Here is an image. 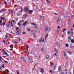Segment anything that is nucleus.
Instances as JSON below:
<instances>
[{
    "label": "nucleus",
    "instance_id": "obj_1",
    "mask_svg": "<svg viewBox=\"0 0 74 74\" xmlns=\"http://www.w3.org/2000/svg\"><path fill=\"white\" fill-rule=\"evenodd\" d=\"M50 30V28L46 26L45 27V32H49Z\"/></svg>",
    "mask_w": 74,
    "mask_h": 74
},
{
    "label": "nucleus",
    "instance_id": "obj_2",
    "mask_svg": "<svg viewBox=\"0 0 74 74\" xmlns=\"http://www.w3.org/2000/svg\"><path fill=\"white\" fill-rule=\"evenodd\" d=\"M29 11V8H28L26 7L24 9V11L25 12H27Z\"/></svg>",
    "mask_w": 74,
    "mask_h": 74
},
{
    "label": "nucleus",
    "instance_id": "obj_3",
    "mask_svg": "<svg viewBox=\"0 0 74 74\" xmlns=\"http://www.w3.org/2000/svg\"><path fill=\"white\" fill-rule=\"evenodd\" d=\"M29 22L28 20H27L25 21L23 23V26H25L27 23H28V22Z\"/></svg>",
    "mask_w": 74,
    "mask_h": 74
},
{
    "label": "nucleus",
    "instance_id": "obj_4",
    "mask_svg": "<svg viewBox=\"0 0 74 74\" xmlns=\"http://www.w3.org/2000/svg\"><path fill=\"white\" fill-rule=\"evenodd\" d=\"M3 16V15H2L1 16V17H0V19L1 20H3V19H5V18Z\"/></svg>",
    "mask_w": 74,
    "mask_h": 74
},
{
    "label": "nucleus",
    "instance_id": "obj_5",
    "mask_svg": "<svg viewBox=\"0 0 74 74\" xmlns=\"http://www.w3.org/2000/svg\"><path fill=\"white\" fill-rule=\"evenodd\" d=\"M31 33L32 34H33H33L36 33V31L35 30H32V32H31Z\"/></svg>",
    "mask_w": 74,
    "mask_h": 74
},
{
    "label": "nucleus",
    "instance_id": "obj_6",
    "mask_svg": "<svg viewBox=\"0 0 74 74\" xmlns=\"http://www.w3.org/2000/svg\"><path fill=\"white\" fill-rule=\"evenodd\" d=\"M57 23H58V22H59L60 20H61V17H59L58 18H57Z\"/></svg>",
    "mask_w": 74,
    "mask_h": 74
},
{
    "label": "nucleus",
    "instance_id": "obj_7",
    "mask_svg": "<svg viewBox=\"0 0 74 74\" xmlns=\"http://www.w3.org/2000/svg\"><path fill=\"white\" fill-rule=\"evenodd\" d=\"M40 71L42 73H43L44 72V70L43 69L41 68L40 69Z\"/></svg>",
    "mask_w": 74,
    "mask_h": 74
},
{
    "label": "nucleus",
    "instance_id": "obj_8",
    "mask_svg": "<svg viewBox=\"0 0 74 74\" xmlns=\"http://www.w3.org/2000/svg\"><path fill=\"white\" fill-rule=\"evenodd\" d=\"M54 50L56 52V53H58V49H54Z\"/></svg>",
    "mask_w": 74,
    "mask_h": 74
},
{
    "label": "nucleus",
    "instance_id": "obj_9",
    "mask_svg": "<svg viewBox=\"0 0 74 74\" xmlns=\"http://www.w3.org/2000/svg\"><path fill=\"white\" fill-rule=\"evenodd\" d=\"M48 36H49L48 34H47L46 36L45 37V40H47V37H48Z\"/></svg>",
    "mask_w": 74,
    "mask_h": 74
},
{
    "label": "nucleus",
    "instance_id": "obj_10",
    "mask_svg": "<svg viewBox=\"0 0 74 74\" xmlns=\"http://www.w3.org/2000/svg\"><path fill=\"white\" fill-rule=\"evenodd\" d=\"M10 48H14V45L12 44L10 45Z\"/></svg>",
    "mask_w": 74,
    "mask_h": 74
},
{
    "label": "nucleus",
    "instance_id": "obj_11",
    "mask_svg": "<svg viewBox=\"0 0 74 74\" xmlns=\"http://www.w3.org/2000/svg\"><path fill=\"white\" fill-rule=\"evenodd\" d=\"M33 10H29L28 13L29 14H32V13Z\"/></svg>",
    "mask_w": 74,
    "mask_h": 74
},
{
    "label": "nucleus",
    "instance_id": "obj_12",
    "mask_svg": "<svg viewBox=\"0 0 74 74\" xmlns=\"http://www.w3.org/2000/svg\"><path fill=\"white\" fill-rule=\"evenodd\" d=\"M19 33H20L19 31H17V32H16V34L17 36H19Z\"/></svg>",
    "mask_w": 74,
    "mask_h": 74
},
{
    "label": "nucleus",
    "instance_id": "obj_13",
    "mask_svg": "<svg viewBox=\"0 0 74 74\" xmlns=\"http://www.w3.org/2000/svg\"><path fill=\"white\" fill-rule=\"evenodd\" d=\"M46 59H48L49 58V56L48 55H46Z\"/></svg>",
    "mask_w": 74,
    "mask_h": 74
},
{
    "label": "nucleus",
    "instance_id": "obj_14",
    "mask_svg": "<svg viewBox=\"0 0 74 74\" xmlns=\"http://www.w3.org/2000/svg\"><path fill=\"white\" fill-rule=\"evenodd\" d=\"M26 19V17L25 15H23V19L25 20Z\"/></svg>",
    "mask_w": 74,
    "mask_h": 74
},
{
    "label": "nucleus",
    "instance_id": "obj_15",
    "mask_svg": "<svg viewBox=\"0 0 74 74\" xmlns=\"http://www.w3.org/2000/svg\"><path fill=\"white\" fill-rule=\"evenodd\" d=\"M40 18L42 20L44 18V17L43 16H41Z\"/></svg>",
    "mask_w": 74,
    "mask_h": 74
},
{
    "label": "nucleus",
    "instance_id": "obj_16",
    "mask_svg": "<svg viewBox=\"0 0 74 74\" xmlns=\"http://www.w3.org/2000/svg\"><path fill=\"white\" fill-rule=\"evenodd\" d=\"M3 12H5V9H3V10H1V12L0 13H2Z\"/></svg>",
    "mask_w": 74,
    "mask_h": 74
},
{
    "label": "nucleus",
    "instance_id": "obj_17",
    "mask_svg": "<svg viewBox=\"0 0 74 74\" xmlns=\"http://www.w3.org/2000/svg\"><path fill=\"white\" fill-rule=\"evenodd\" d=\"M33 38H35L36 37V34H33Z\"/></svg>",
    "mask_w": 74,
    "mask_h": 74
},
{
    "label": "nucleus",
    "instance_id": "obj_18",
    "mask_svg": "<svg viewBox=\"0 0 74 74\" xmlns=\"http://www.w3.org/2000/svg\"><path fill=\"white\" fill-rule=\"evenodd\" d=\"M57 45L58 46V47H59L60 45V42H58Z\"/></svg>",
    "mask_w": 74,
    "mask_h": 74
},
{
    "label": "nucleus",
    "instance_id": "obj_19",
    "mask_svg": "<svg viewBox=\"0 0 74 74\" xmlns=\"http://www.w3.org/2000/svg\"><path fill=\"white\" fill-rule=\"evenodd\" d=\"M64 18L65 19H67L68 18V16H65V15H64Z\"/></svg>",
    "mask_w": 74,
    "mask_h": 74
},
{
    "label": "nucleus",
    "instance_id": "obj_20",
    "mask_svg": "<svg viewBox=\"0 0 74 74\" xmlns=\"http://www.w3.org/2000/svg\"><path fill=\"white\" fill-rule=\"evenodd\" d=\"M42 38H40V40H39V42H41V41H42Z\"/></svg>",
    "mask_w": 74,
    "mask_h": 74
},
{
    "label": "nucleus",
    "instance_id": "obj_21",
    "mask_svg": "<svg viewBox=\"0 0 74 74\" xmlns=\"http://www.w3.org/2000/svg\"><path fill=\"white\" fill-rule=\"evenodd\" d=\"M71 42L72 43H74V40H73V39H72V40H71Z\"/></svg>",
    "mask_w": 74,
    "mask_h": 74
},
{
    "label": "nucleus",
    "instance_id": "obj_22",
    "mask_svg": "<svg viewBox=\"0 0 74 74\" xmlns=\"http://www.w3.org/2000/svg\"><path fill=\"white\" fill-rule=\"evenodd\" d=\"M57 67V65H55V67H54V70H56V69Z\"/></svg>",
    "mask_w": 74,
    "mask_h": 74
},
{
    "label": "nucleus",
    "instance_id": "obj_23",
    "mask_svg": "<svg viewBox=\"0 0 74 74\" xmlns=\"http://www.w3.org/2000/svg\"><path fill=\"white\" fill-rule=\"evenodd\" d=\"M3 54H5L7 56H9V54H7V52H3Z\"/></svg>",
    "mask_w": 74,
    "mask_h": 74
},
{
    "label": "nucleus",
    "instance_id": "obj_24",
    "mask_svg": "<svg viewBox=\"0 0 74 74\" xmlns=\"http://www.w3.org/2000/svg\"><path fill=\"white\" fill-rule=\"evenodd\" d=\"M68 53L70 55H73V53L72 52H69Z\"/></svg>",
    "mask_w": 74,
    "mask_h": 74
},
{
    "label": "nucleus",
    "instance_id": "obj_25",
    "mask_svg": "<svg viewBox=\"0 0 74 74\" xmlns=\"http://www.w3.org/2000/svg\"><path fill=\"white\" fill-rule=\"evenodd\" d=\"M27 30L28 31H29V32H30V31H31V29H30V28H27Z\"/></svg>",
    "mask_w": 74,
    "mask_h": 74
},
{
    "label": "nucleus",
    "instance_id": "obj_26",
    "mask_svg": "<svg viewBox=\"0 0 74 74\" xmlns=\"http://www.w3.org/2000/svg\"><path fill=\"white\" fill-rule=\"evenodd\" d=\"M7 26L8 27H10L11 26V25L10 24H8L7 25Z\"/></svg>",
    "mask_w": 74,
    "mask_h": 74
},
{
    "label": "nucleus",
    "instance_id": "obj_27",
    "mask_svg": "<svg viewBox=\"0 0 74 74\" xmlns=\"http://www.w3.org/2000/svg\"><path fill=\"white\" fill-rule=\"evenodd\" d=\"M68 39L69 40H71V36H69V37H68Z\"/></svg>",
    "mask_w": 74,
    "mask_h": 74
},
{
    "label": "nucleus",
    "instance_id": "obj_28",
    "mask_svg": "<svg viewBox=\"0 0 74 74\" xmlns=\"http://www.w3.org/2000/svg\"><path fill=\"white\" fill-rule=\"evenodd\" d=\"M11 25L12 26V27H13L14 25L12 24V22H11Z\"/></svg>",
    "mask_w": 74,
    "mask_h": 74
},
{
    "label": "nucleus",
    "instance_id": "obj_29",
    "mask_svg": "<svg viewBox=\"0 0 74 74\" xmlns=\"http://www.w3.org/2000/svg\"><path fill=\"white\" fill-rule=\"evenodd\" d=\"M46 1H47V3H49L50 2V1H49V0H46Z\"/></svg>",
    "mask_w": 74,
    "mask_h": 74
},
{
    "label": "nucleus",
    "instance_id": "obj_30",
    "mask_svg": "<svg viewBox=\"0 0 74 74\" xmlns=\"http://www.w3.org/2000/svg\"><path fill=\"white\" fill-rule=\"evenodd\" d=\"M2 24L4 26L5 25V22H2Z\"/></svg>",
    "mask_w": 74,
    "mask_h": 74
},
{
    "label": "nucleus",
    "instance_id": "obj_31",
    "mask_svg": "<svg viewBox=\"0 0 74 74\" xmlns=\"http://www.w3.org/2000/svg\"><path fill=\"white\" fill-rule=\"evenodd\" d=\"M26 34V32H23V33H22V34Z\"/></svg>",
    "mask_w": 74,
    "mask_h": 74
},
{
    "label": "nucleus",
    "instance_id": "obj_32",
    "mask_svg": "<svg viewBox=\"0 0 74 74\" xmlns=\"http://www.w3.org/2000/svg\"><path fill=\"white\" fill-rule=\"evenodd\" d=\"M26 47L27 48V50H28V49H29V46L27 45L26 46Z\"/></svg>",
    "mask_w": 74,
    "mask_h": 74
},
{
    "label": "nucleus",
    "instance_id": "obj_33",
    "mask_svg": "<svg viewBox=\"0 0 74 74\" xmlns=\"http://www.w3.org/2000/svg\"><path fill=\"white\" fill-rule=\"evenodd\" d=\"M18 25L21 26V23H20V22H19L18 23Z\"/></svg>",
    "mask_w": 74,
    "mask_h": 74
},
{
    "label": "nucleus",
    "instance_id": "obj_34",
    "mask_svg": "<svg viewBox=\"0 0 74 74\" xmlns=\"http://www.w3.org/2000/svg\"><path fill=\"white\" fill-rule=\"evenodd\" d=\"M4 3L5 5H6L7 3L6 1H4Z\"/></svg>",
    "mask_w": 74,
    "mask_h": 74
},
{
    "label": "nucleus",
    "instance_id": "obj_35",
    "mask_svg": "<svg viewBox=\"0 0 74 74\" xmlns=\"http://www.w3.org/2000/svg\"><path fill=\"white\" fill-rule=\"evenodd\" d=\"M66 47H69L68 44H66Z\"/></svg>",
    "mask_w": 74,
    "mask_h": 74
},
{
    "label": "nucleus",
    "instance_id": "obj_36",
    "mask_svg": "<svg viewBox=\"0 0 74 74\" xmlns=\"http://www.w3.org/2000/svg\"><path fill=\"white\" fill-rule=\"evenodd\" d=\"M31 24H32V25H34L36 26V24L34 23H31Z\"/></svg>",
    "mask_w": 74,
    "mask_h": 74
},
{
    "label": "nucleus",
    "instance_id": "obj_37",
    "mask_svg": "<svg viewBox=\"0 0 74 74\" xmlns=\"http://www.w3.org/2000/svg\"><path fill=\"white\" fill-rule=\"evenodd\" d=\"M41 51H42V52H43L44 51L43 49L42 48L41 49Z\"/></svg>",
    "mask_w": 74,
    "mask_h": 74
},
{
    "label": "nucleus",
    "instance_id": "obj_38",
    "mask_svg": "<svg viewBox=\"0 0 74 74\" xmlns=\"http://www.w3.org/2000/svg\"><path fill=\"white\" fill-rule=\"evenodd\" d=\"M66 29L65 28H64L63 29V32H64V31H66Z\"/></svg>",
    "mask_w": 74,
    "mask_h": 74
},
{
    "label": "nucleus",
    "instance_id": "obj_39",
    "mask_svg": "<svg viewBox=\"0 0 74 74\" xmlns=\"http://www.w3.org/2000/svg\"><path fill=\"white\" fill-rule=\"evenodd\" d=\"M6 71H7L8 73H9V70H8V69H6Z\"/></svg>",
    "mask_w": 74,
    "mask_h": 74
},
{
    "label": "nucleus",
    "instance_id": "obj_40",
    "mask_svg": "<svg viewBox=\"0 0 74 74\" xmlns=\"http://www.w3.org/2000/svg\"><path fill=\"white\" fill-rule=\"evenodd\" d=\"M2 57L1 56H0V60H1V61H2L1 59H2Z\"/></svg>",
    "mask_w": 74,
    "mask_h": 74
},
{
    "label": "nucleus",
    "instance_id": "obj_41",
    "mask_svg": "<svg viewBox=\"0 0 74 74\" xmlns=\"http://www.w3.org/2000/svg\"><path fill=\"white\" fill-rule=\"evenodd\" d=\"M5 62V63H8V61H5V60L4 61Z\"/></svg>",
    "mask_w": 74,
    "mask_h": 74
},
{
    "label": "nucleus",
    "instance_id": "obj_42",
    "mask_svg": "<svg viewBox=\"0 0 74 74\" xmlns=\"http://www.w3.org/2000/svg\"><path fill=\"white\" fill-rule=\"evenodd\" d=\"M2 20H0V24H1V23H2Z\"/></svg>",
    "mask_w": 74,
    "mask_h": 74
},
{
    "label": "nucleus",
    "instance_id": "obj_43",
    "mask_svg": "<svg viewBox=\"0 0 74 74\" xmlns=\"http://www.w3.org/2000/svg\"><path fill=\"white\" fill-rule=\"evenodd\" d=\"M19 29V28L18 27L16 28V31L18 30V29Z\"/></svg>",
    "mask_w": 74,
    "mask_h": 74
},
{
    "label": "nucleus",
    "instance_id": "obj_44",
    "mask_svg": "<svg viewBox=\"0 0 74 74\" xmlns=\"http://www.w3.org/2000/svg\"><path fill=\"white\" fill-rule=\"evenodd\" d=\"M60 74H65V73H63V72H62L61 73H60Z\"/></svg>",
    "mask_w": 74,
    "mask_h": 74
},
{
    "label": "nucleus",
    "instance_id": "obj_45",
    "mask_svg": "<svg viewBox=\"0 0 74 74\" xmlns=\"http://www.w3.org/2000/svg\"><path fill=\"white\" fill-rule=\"evenodd\" d=\"M2 67H3V68H4V64H2Z\"/></svg>",
    "mask_w": 74,
    "mask_h": 74
},
{
    "label": "nucleus",
    "instance_id": "obj_46",
    "mask_svg": "<svg viewBox=\"0 0 74 74\" xmlns=\"http://www.w3.org/2000/svg\"><path fill=\"white\" fill-rule=\"evenodd\" d=\"M60 26H58L57 27V28H58V29H59V28H60Z\"/></svg>",
    "mask_w": 74,
    "mask_h": 74
},
{
    "label": "nucleus",
    "instance_id": "obj_47",
    "mask_svg": "<svg viewBox=\"0 0 74 74\" xmlns=\"http://www.w3.org/2000/svg\"><path fill=\"white\" fill-rule=\"evenodd\" d=\"M68 32V34H69L70 32H69V31L68 32Z\"/></svg>",
    "mask_w": 74,
    "mask_h": 74
},
{
    "label": "nucleus",
    "instance_id": "obj_48",
    "mask_svg": "<svg viewBox=\"0 0 74 74\" xmlns=\"http://www.w3.org/2000/svg\"><path fill=\"white\" fill-rule=\"evenodd\" d=\"M64 56H66V54H65V52H64Z\"/></svg>",
    "mask_w": 74,
    "mask_h": 74
},
{
    "label": "nucleus",
    "instance_id": "obj_49",
    "mask_svg": "<svg viewBox=\"0 0 74 74\" xmlns=\"http://www.w3.org/2000/svg\"><path fill=\"white\" fill-rule=\"evenodd\" d=\"M5 39L7 38V34H6V36H5Z\"/></svg>",
    "mask_w": 74,
    "mask_h": 74
},
{
    "label": "nucleus",
    "instance_id": "obj_50",
    "mask_svg": "<svg viewBox=\"0 0 74 74\" xmlns=\"http://www.w3.org/2000/svg\"><path fill=\"white\" fill-rule=\"evenodd\" d=\"M44 41H45L44 39V38H43V40H42V42H44Z\"/></svg>",
    "mask_w": 74,
    "mask_h": 74
},
{
    "label": "nucleus",
    "instance_id": "obj_51",
    "mask_svg": "<svg viewBox=\"0 0 74 74\" xmlns=\"http://www.w3.org/2000/svg\"><path fill=\"white\" fill-rule=\"evenodd\" d=\"M11 14H13V12L12 11V10H11Z\"/></svg>",
    "mask_w": 74,
    "mask_h": 74
},
{
    "label": "nucleus",
    "instance_id": "obj_52",
    "mask_svg": "<svg viewBox=\"0 0 74 74\" xmlns=\"http://www.w3.org/2000/svg\"><path fill=\"white\" fill-rule=\"evenodd\" d=\"M10 51H12L13 50V48H11V49H10Z\"/></svg>",
    "mask_w": 74,
    "mask_h": 74
},
{
    "label": "nucleus",
    "instance_id": "obj_53",
    "mask_svg": "<svg viewBox=\"0 0 74 74\" xmlns=\"http://www.w3.org/2000/svg\"><path fill=\"white\" fill-rule=\"evenodd\" d=\"M23 60L24 62H26V60H25V59H24Z\"/></svg>",
    "mask_w": 74,
    "mask_h": 74
},
{
    "label": "nucleus",
    "instance_id": "obj_54",
    "mask_svg": "<svg viewBox=\"0 0 74 74\" xmlns=\"http://www.w3.org/2000/svg\"><path fill=\"white\" fill-rule=\"evenodd\" d=\"M3 42H6L5 40H3Z\"/></svg>",
    "mask_w": 74,
    "mask_h": 74
},
{
    "label": "nucleus",
    "instance_id": "obj_55",
    "mask_svg": "<svg viewBox=\"0 0 74 74\" xmlns=\"http://www.w3.org/2000/svg\"><path fill=\"white\" fill-rule=\"evenodd\" d=\"M7 36H10L9 34H7Z\"/></svg>",
    "mask_w": 74,
    "mask_h": 74
},
{
    "label": "nucleus",
    "instance_id": "obj_56",
    "mask_svg": "<svg viewBox=\"0 0 74 74\" xmlns=\"http://www.w3.org/2000/svg\"><path fill=\"white\" fill-rule=\"evenodd\" d=\"M71 34H74L73 32H71Z\"/></svg>",
    "mask_w": 74,
    "mask_h": 74
},
{
    "label": "nucleus",
    "instance_id": "obj_57",
    "mask_svg": "<svg viewBox=\"0 0 74 74\" xmlns=\"http://www.w3.org/2000/svg\"><path fill=\"white\" fill-rule=\"evenodd\" d=\"M17 74H19V73L18 71H17Z\"/></svg>",
    "mask_w": 74,
    "mask_h": 74
},
{
    "label": "nucleus",
    "instance_id": "obj_58",
    "mask_svg": "<svg viewBox=\"0 0 74 74\" xmlns=\"http://www.w3.org/2000/svg\"><path fill=\"white\" fill-rule=\"evenodd\" d=\"M17 43H18V42H17V41H16L15 42V43H16V44H17Z\"/></svg>",
    "mask_w": 74,
    "mask_h": 74
},
{
    "label": "nucleus",
    "instance_id": "obj_59",
    "mask_svg": "<svg viewBox=\"0 0 74 74\" xmlns=\"http://www.w3.org/2000/svg\"><path fill=\"white\" fill-rule=\"evenodd\" d=\"M18 9L16 8V11H18Z\"/></svg>",
    "mask_w": 74,
    "mask_h": 74
},
{
    "label": "nucleus",
    "instance_id": "obj_60",
    "mask_svg": "<svg viewBox=\"0 0 74 74\" xmlns=\"http://www.w3.org/2000/svg\"><path fill=\"white\" fill-rule=\"evenodd\" d=\"M68 73V72H67V71H66V72L65 73V74H67Z\"/></svg>",
    "mask_w": 74,
    "mask_h": 74
},
{
    "label": "nucleus",
    "instance_id": "obj_61",
    "mask_svg": "<svg viewBox=\"0 0 74 74\" xmlns=\"http://www.w3.org/2000/svg\"><path fill=\"white\" fill-rule=\"evenodd\" d=\"M2 51H3V52H5V51L4 50H2Z\"/></svg>",
    "mask_w": 74,
    "mask_h": 74
},
{
    "label": "nucleus",
    "instance_id": "obj_62",
    "mask_svg": "<svg viewBox=\"0 0 74 74\" xmlns=\"http://www.w3.org/2000/svg\"><path fill=\"white\" fill-rule=\"evenodd\" d=\"M13 22H14V23H15V20H13Z\"/></svg>",
    "mask_w": 74,
    "mask_h": 74
},
{
    "label": "nucleus",
    "instance_id": "obj_63",
    "mask_svg": "<svg viewBox=\"0 0 74 74\" xmlns=\"http://www.w3.org/2000/svg\"><path fill=\"white\" fill-rule=\"evenodd\" d=\"M55 15H57V13H55L54 14Z\"/></svg>",
    "mask_w": 74,
    "mask_h": 74
},
{
    "label": "nucleus",
    "instance_id": "obj_64",
    "mask_svg": "<svg viewBox=\"0 0 74 74\" xmlns=\"http://www.w3.org/2000/svg\"><path fill=\"white\" fill-rule=\"evenodd\" d=\"M73 74H74V69H73Z\"/></svg>",
    "mask_w": 74,
    "mask_h": 74
}]
</instances>
